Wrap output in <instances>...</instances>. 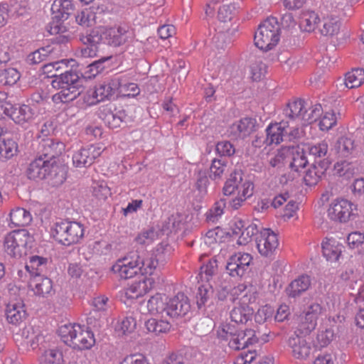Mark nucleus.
<instances>
[{"label":"nucleus","mask_w":364,"mask_h":364,"mask_svg":"<svg viewBox=\"0 0 364 364\" xmlns=\"http://www.w3.org/2000/svg\"><path fill=\"white\" fill-rule=\"evenodd\" d=\"M27 176L35 181L48 178L52 185L58 186L65 181L67 169L65 166L50 162L40 156L30 164Z\"/></svg>","instance_id":"nucleus-1"},{"label":"nucleus","mask_w":364,"mask_h":364,"mask_svg":"<svg viewBox=\"0 0 364 364\" xmlns=\"http://www.w3.org/2000/svg\"><path fill=\"white\" fill-rule=\"evenodd\" d=\"M254 193L253 183L244 178L240 171L232 172L226 181L223 187V193L225 196H236L230 201V205L233 209H238L244 202L250 198Z\"/></svg>","instance_id":"nucleus-2"},{"label":"nucleus","mask_w":364,"mask_h":364,"mask_svg":"<svg viewBox=\"0 0 364 364\" xmlns=\"http://www.w3.org/2000/svg\"><path fill=\"white\" fill-rule=\"evenodd\" d=\"M322 113L321 105L316 104L307 109L305 102L302 100L289 102L283 110L284 116L294 121V125L298 124L303 130L304 127L316 122Z\"/></svg>","instance_id":"nucleus-3"},{"label":"nucleus","mask_w":364,"mask_h":364,"mask_svg":"<svg viewBox=\"0 0 364 364\" xmlns=\"http://www.w3.org/2000/svg\"><path fill=\"white\" fill-rule=\"evenodd\" d=\"M58 333L63 342L73 349H89L95 343L93 333L80 324L62 325L58 329Z\"/></svg>","instance_id":"nucleus-4"},{"label":"nucleus","mask_w":364,"mask_h":364,"mask_svg":"<svg viewBox=\"0 0 364 364\" xmlns=\"http://www.w3.org/2000/svg\"><path fill=\"white\" fill-rule=\"evenodd\" d=\"M266 133L265 143L267 145H277L283 141L299 139L304 135V131L299 127L298 124L294 125V121L286 117L278 123L269 124L266 128Z\"/></svg>","instance_id":"nucleus-5"},{"label":"nucleus","mask_w":364,"mask_h":364,"mask_svg":"<svg viewBox=\"0 0 364 364\" xmlns=\"http://www.w3.org/2000/svg\"><path fill=\"white\" fill-rule=\"evenodd\" d=\"M54 77L51 85L53 88L60 90L53 96L55 101L60 100L63 103L75 100L80 94V77L76 72L65 71L60 75L53 74Z\"/></svg>","instance_id":"nucleus-6"},{"label":"nucleus","mask_w":364,"mask_h":364,"mask_svg":"<svg viewBox=\"0 0 364 364\" xmlns=\"http://www.w3.org/2000/svg\"><path fill=\"white\" fill-rule=\"evenodd\" d=\"M50 235L58 243L70 246L80 242L85 235V227L75 221L56 222L50 228Z\"/></svg>","instance_id":"nucleus-7"},{"label":"nucleus","mask_w":364,"mask_h":364,"mask_svg":"<svg viewBox=\"0 0 364 364\" xmlns=\"http://www.w3.org/2000/svg\"><path fill=\"white\" fill-rule=\"evenodd\" d=\"M33 242V236L27 230H14L8 233L4 237V251L12 257L21 258L27 254Z\"/></svg>","instance_id":"nucleus-8"},{"label":"nucleus","mask_w":364,"mask_h":364,"mask_svg":"<svg viewBox=\"0 0 364 364\" xmlns=\"http://www.w3.org/2000/svg\"><path fill=\"white\" fill-rule=\"evenodd\" d=\"M280 28L276 18L270 17L264 20L255 35V46L262 50H269L278 43L280 39Z\"/></svg>","instance_id":"nucleus-9"},{"label":"nucleus","mask_w":364,"mask_h":364,"mask_svg":"<svg viewBox=\"0 0 364 364\" xmlns=\"http://www.w3.org/2000/svg\"><path fill=\"white\" fill-rule=\"evenodd\" d=\"M321 306L316 302L311 303L298 318V324L294 334L308 336L317 326V320L322 313Z\"/></svg>","instance_id":"nucleus-10"},{"label":"nucleus","mask_w":364,"mask_h":364,"mask_svg":"<svg viewBox=\"0 0 364 364\" xmlns=\"http://www.w3.org/2000/svg\"><path fill=\"white\" fill-rule=\"evenodd\" d=\"M252 262L250 254L238 252L229 257L226 265L227 272L232 277L241 278L249 272Z\"/></svg>","instance_id":"nucleus-11"},{"label":"nucleus","mask_w":364,"mask_h":364,"mask_svg":"<svg viewBox=\"0 0 364 364\" xmlns=\"http://www.w3.org/2000/svg\"><path fill=\"white\" fill-rule=\"evenodd\" d=\"M139 254L130 252L118 259L112 267V272L122 279L134 277L138 272Z\"/></svg>","instance_id":"nucleus-12"},{"label":"nucleus","mask_w":364,"mask_h":364,"mask_svg":"<svg viewBox=\"0 0 364 364\" xmlns=\"http://www.w3.org/2000/svg\"><path fill=\"white\" fill-rule=\"evenodd\" d=\"M354 210H356V206L353 203L346 199H338L331 203L328 216L332 220L346 223L353 215Z\"/></svg>","instance_id":"nucleus-13"},{"label":"nucleus","mask_w":364,"mask_h":364,"mask_svg":"<svg viewBox=\"0 0 364 364\" xmlns=\"http://www.w3.org/2000/svg\"><path fill=\"white\" fill-rule=\"evenodd\" d=\"M154 284L155 280L152 277L142 276L124 289L122 298L127 300L136 299L152 289Z\"/></svg>","instance_id":"nucleus-14"},{"label":"nucleus","mask_w":364,"mask_h":364,"mask_svg":"<svg viewBox=\"0 0 364 364\" xmlns=\"http://www.w3.org/2000/svg\"><path fill=\"white\" fill-rule=\"evenodd\" d=\"M132 33L126 26H119L105 28L100 36L101 41L105 43L118 47L125 43L132 38Z\"/></svg>","instance_id":"nucleus-15"},{"label":"nucleus","mask_w":364,"mask_h":364,"mask_svg":"<svg viewBox=\"0 0 364 364\" xmlns=\"http://www.w3.org/2000/svg\"><path fill=\"white\" fill-rule=\"evenodd\" d=\"M104 149L100 144L90 145L75 151L73 156V165L77 168L87 167L102 153Z\"/></svg>","instance_id":"nucleus-16"},{"label":"nucleus","mask_w":364,"mask_h":364,"mask_svg":"<svg viewBox=\"0 0 364 364\" xmlns=\"http://www.w3.org/2000/svg\"><path fill=\"white\" fill-rule=\"evenodd\" d=\"M4 114L9 117L15 123L23 125L34 119L36 112L29 105H13L11 103L4 107Z\"/></svg>","instance_id":"nucleus-17"},{"label":"nucleus","mask_w":364,"mask_h":364,"mask_svg":"<svg viewBox=\"0 0 364 364\" xmlns=\"http://www.w3.org/2000/svg\"><path fill=\"white\" fill-rule=\"evenodd\" d=\"M288 346L291 349L292 356L298 360L307 359L311 353L310 339L299 334H294L289 337Z\"/></svg>","instance_id":"nucleus-18"},{"label":"nucleus","mask_w":364,"mask_h":364,"mask_svg":"<svg viewBox=\"0 0 364 364\" xmlns=\"http://www.w3.org/2000/svg\"><path fill=\"white\" fill-rule=\"evenodd\" d=\"M256 242L258 252L265 257L273 255L279 245L277 235L270 229H263L257 236Z\"/></svg>","instance_id":"nucleus-19"},{"label":"nucleus","mask_w":364,"mask_h":364,"mask_svg":"<svg viewBox=\"0 0 364 364\" xmlns=\"http://www.w3.org/2000/svg\"><path fill=\"white\" fill-rule=\"evenodd\" d=\"M188 299L183 293L177 294L174 297L168 299L166 316L171 318L184 316L190 311Z\"/></svg>","instance_id":"nucleus-20"},{"label":"nucleus","mask_w":364,"mask_h":364,"mask_svg":"<svg viewBox=\"0 0 364 364\" xmlns=\"http://www.w3.org/2000/svg\"><path fill=\"white\" fill-rule=\"evenodd\" d=\"M255 124L256 120L254 118H242L229 127L228 134L234 139H244L254 132Z\"/></svg>","instance_id":"nucleus-21"},{"label":"nucleus","mask_w":364,"mask_h":364,"mask_svg":"<svg viewBox=\"0 0 364 364\" xmlns=\"http://www.w3.org/2000/svg\"><path fill=\"white\" fill-rule=\"evenodd\" d=\"M257 340L255 331L252 329L238 332L235 330L228 342L230 348L237 350L256 343Z\"/></svg>","instance_id":"nucleus-22"},{"label":"nucleus","mask_w":364,"mask_h":364,"mask_svg":"<svg viewBox=\"0 0 364 364\" xmlns=\"http://www.w3.org/2000/svg\"><path fill=\"white\" fill-rule=\"evenodd\" d=\"M39 149L43 159L55 163L54 159L63 153L65 144L58 140L47 138L41 141Z\"/></svg>","instance_id":"nucleus-23"},{"label":"nucleus","mask_w":364,"mask_h":364,"mask_svg":"<svg viewBox=\"0 0 364 364\" xmlns=\"http://www.w3.org/2000/svg\"><path fill=\"white\" fill-rule=\"evenodd\" d=\"M28 288L35 295L44 297L52 292L53 282L43 275H34L30 278Z\"/></svg>","instance_id":"nucleus-24"},{"label":"nucleus","mask_w":364,"mask_h":364,"mask_svg":"<svg viewBox=\"0 0 364 364\" xmlns=\"http://www.w3.org/2000/svg\"><path fill=\"white\" fill-rule=\"evenodd\" d=\"M25 306L21 300L10 301L6 309V320L9 323L17 325L26 318Z\"/></svg>","instance_id":"nucleus-25"},{"label":"nucleus","mask_w":364,"mask_h":364,"mask_svg":"<svg viewBox=\"0 0 364 364\" xmlns=\"http://www.w3.org/2000/svg\"><path fill=\"white\" fill-rule=\"evenodd\" d=\"M341 23L337 16L333 14L323 15L321 18L318 31L324 36H333L338 33Z\"/></svg>","instance_id":"nucleus-26"},{"label":"nucleus","mask_w":364,"mask_h":364,"mask_svg":"<svg viewBox=\"0 0 364 364\" xmlns=\"http://www.w3.org/2000/svg\"><path fill=\"white\" fill-rule=\"evenodd\" d=\"M343 246L336 240L333 238H326L322 242V252L326 260L331 262H335L339 259Z\"/></svg>","instance_id":"nucleus-27"},{"label":"nucleus","mask_w":364,"mask_h":364,"mask_svg":"<svg viewBox=\"0 0 364 364\" xmlns=\"http://www.w3.org/2000/svg\"><path fill=\"white\" fill-rule=\"evenodd\" d=\"M20 336L23 343L34 350L44 341V337L38 329L32 326H26L21 330Z\"/></svg>","instance_id":"nucleus-28"},{"label":"nucleus","mask_w":364,"mask_h":364,"mask_svg":"<svg viewBox=\"0 0 364 364\" xmlns=\"http://www.w3.org/2000/svg\"><path fill=\"white\" fill-rule=\"evenodd\" d=\"M53 18L63 21L68 18L73 11L71 0H55L51 6Z\"/></svg>","instance_id":"nucleus-29"},{"label":"nucleus","mask_w":364,"mask_h":364,"mask_svg":"<svg viewBox=\"0 0 364 364\" xmlns=\"http://www.w3.org/2000/svg\"><path fill=\"white\" fill-rule=\"evenodd\" d=\"M119 80L115 79V77L111 80L100 83L94 87L95 91L97 92V97L101 102L109 100L113 96L119 88Z\"/></svg>","instance_id":"nucleus-30"},{"label":"nucleus","mask_w":364,"mask_h":364,"mask_svg":"<svg viewBox=\"0 0 364 364\" xmlns=\"http://www.w3.org/2000/svg\"><path fill=\"white\" fill-rule=\"evenodd\" d=\"M235 228L232 229V233L236 236L238 235L237 243L239 245H245L251 242L252 237L256 233V229L253 226L249 225L243 228L244 225L241 220L235 221Z\"/></svg>","instance_id":"nucleus-31"},{"label":"nucleus","mask_w":364,"mask_h":364,"mask_svg":"<svg viewBox=\"0 0 364 364\" xmlns=\"http://www.w3.org/2000/svg\"><path fill=\"white\" fill-rule=\"evenodd\" d=\"M254 313V310L248 305L239 304L234 306L230 313L231 321L236 323H246L250 321Z\"/></svg>","instance_id":"nucleus-32"},{"label":"nucleus","mask_w":364,"mask_h":364,"mask_svg":"<svg viewBox=\"0 0 364 364\" xmlns=\"http://www.w3.org/2000/svg\"><path fill=\"white\" fill-rule=\"evenodd\" d=\"M32 221V215L27 210L16 207L9 213V222L13 227H21L29 225Z\"/></svg>","instance_id":"nucleus-33"},{"label":"nucleus","mask_w":364,"mask_h":364,"mask_svg":"<svg viewBox=\"0 0 364 364\" xmlns=\"http://www.w3.org/2000/svg\"><path fill=\"white\" fill-rule=\"evenodd\" d=\"M168 297L166 294L157 293L147 301V309L151 314H166Z\"/></svg>","instance_id":"nucleus-34"},{"label":"nucleus","mask_w":364,"mask_h":364,"mask_svg":"<svg viewBox=\"0 0 364 364\" xmlns=\"http://www.w3.org/2000/svg\"><path fill=\"white\" fill-rule=\"evenodd\" d=\"M119 80V88L117 90L122 96L134 97L140 93V89L136 83L129 82L127 75L115 76Z\"/></svg>","instance_id":"nucleus-35"},{"label":"nucleus","mask_w":364,"mask_h":364,"mask_svg":"<svg viewBox=\"0 0 364 364\" xmlns=\"http://www.w3.org/2000/svg\"><path fill=\"white\" fill-rule=\"evenodd\" d=\"M307 163L306 151L303 144L294 148L292 151V161L290 163L291 171L298 173L300 169L306 166Z\"/></svg>","instance_id":"nucleus-36"},{"label":"nucleus","mask_w":364,"mask_h":364,"mask_svg":"<svg viewBox=\"0 0 364 364\" xmlns=\"http://www.w3.org/2000/svg\"><path fill=\"white\" fill-rule=\"evenodd\" d=\"M81 40L84 44H87L86 47L82 49V55L85 58L94 57L96 55V45L101 41L99 32L97 31H92Z\"/></svg>","instance_id":"nucleus-37"},{"label":"nucleus","mask_w":364,"mask_h":364,"mask_svg":"<svg viewBox=\"0 0 364 364\" xmlns=\"http://www.w3.org/2000/svg\"><path fill=\"white\" fill-rule=\"evenodd\" d=\"M321 18L314 11H304L301 16L300 27L306 32H311L316 28H318Z\"/></svg>","instance_id":"nucleus-38"},{"label":"nucleus","mask_w":364,"mask_h":364,"mask_svg":"<svg viewBox=\"0 0 364 364\" xmlns=\"http://www.w3.org/2000/svg\"><path fill=\"white\" fill-rule=\"evenodd\" d=\"M171 327V323L164 319L151 318L145 322V328L147 331L155 336L168 333Z\"/></svg>","instance_id":"nucleus-39"},{"label":"nucleus","mask_w":364,"mask_h":364,"mask_svg":"<svg viewBox=\"0 0 364 364\" xmlns=\"http://www.w3.org/2000/svg\"><path fill=\"white\" fill-rule=\"evenodd\" d=\"M41 364H67L62 350L58 348H48L40 357Z\"/></svg>","instance_id":"nucleus-40"},{"label":"nucleus","mask_w":364,"mask_h":364,"mask_svg":"<svg viewBox=\"0 0 364 364\" xmlns=\"http://www.w3.org/2000/svg\"><path fill=\"white\" fill-rule=\"evenodd\" d=\"M310 285V277L307 275H302L291 282L287 288V291L289 296L296 297L306 291L309 288Z\"/></svg>","instance_id":"nucleus-41"},{"label":"nucleus","mask_w":364,"mask_h":364,"mask_svg":"<svg viewBox=\"0 0 364 364\" xmlns=\"http://www.w3.org/2000/svg\"><path fill=\"white\" fill-rule=\"evenodd\" d=\"M363 83L364 69L356 68L346 74L343 84H341L340 86L344 85L348 89H353L360 87Z\"/></svg>","instance_id":"nucleus-42"},{"label":"nucleus","mask_w":364,"mask_h":364,"mask_svg":"<svg viewBox=\"0 0 364 364\" xmlns=\"http://www.w3.org/2000/svg\"><path fill=\"white\" fill-rule=\"evenodd\" d=\"M173 252V249L170 245L161 242L156 247L151 255L159 266L164 267L170 260Z\"/></svg>","instance_id":"nucleus-43"},{"label":"nucleus","mask_w":364,"mask_h":364,"mask_svg":"<svg viewBox=\"0 0 364 364\" xmlns=\"http://www.w3.org/2000/svg\"><path fill=\"white\" fill-rule=\"evenodd\" d=\"M47 264L46 258L36 255L30 257L29 262L25 267L32 277L34 275H42L47 268Z\"/></svg>","instance_id":"nucleus-44"},{"label":"nucleus","mask_w":364,"mask_h":364,"mask_svg":"<svg viewBox=\"0 0 364 364\" xmlns=\"http://www.w3.org/2000/svg\"><path fill=\"white\" fill-rule=\"evenodd\" d=\"M18 146L11 139H6L2 136V130L0 129V158L9 159L13 157L17 152Z\"/></svg>","instance_id":"nucleus-45"},{"label":"nucleus","mask_w":364,"mask_h":364,"mask_svg":"<svg viewBox=\"0 0 364 364\" xmlns=\"http://www.w3.org/2000/svg\"><path fill=\"white\" fill-rule=\"evenodd\" d=\"M245 291V294L240 298V303L243 305L254 304L258 298V293L255 287L251 286L247 287L245 284H239L234 289V294H238Z\"/></svg>","instance_id":"nucleus-46"},{"label":"nucleus","mask_w":364,"mask_h":364,"mask_svg":"<svg viewBox=\"0 0 364 364\" xmlns=\"http://www.w3.org/2000/svg\"><path fill=\"white\" fill-rule=\"evenodd\" d=\"M325 173V169L320 164H314L305 173L304 181L306 186H311L318 183Z\"/></svg>","instance_id":"nucleus-47"},{"label":"nucleus","mask_w":364,"mask_h":364,"mask_svg":"<svg viewBox=\"0 0 364 364\" xmlns=\"http://www.w3.org/2000/svg\"><path fill=\"white\" fill-rule=\"evenodd\" d=\"M136 327V318L133 316L129 315L117 322L115 326V331L119 335H128L133 333Z\"/></svg>","instance_id":"nucleus-48"},{"label":"nucleus","mask_w":364,"mask_h":364,"mask_svg":"<svg viewBox=\"0 0 364 364\" xmlns=\"http://www.w3.org/2000/svg\"><path fill=\"white\" fill-rule=\"evenodd\" d=\"M354 148L353 141L347 137L340 138L335 146L337 154L341 158L351 156L354 151Z\"/></svg>","instance_id":"nucleus-49"},{"label":"nucleus","mask_w":364,"mask_h":364,"mask_svg":"<svg viewBox=\"0 0 364 364\" xmlns=\"http://www.w3.org/2000/svg\"><path fill=\"white\" fill-rule=\"evenodd\" d=\"M222 5L218 9V17L221 21L225 22L232 19L236 11L234 0H221Z\"/></svg>","instance_id":"nucleus-50"},{"label":"nucleus","mask_w":364,"mask_h":364,"mask_svg":"<svg viewBox=\"0 0 364 364\" xmlns=\"http://www.w3.org/2000/svg\"><path fill=\"white\" fill-rule=\"evenodd\" d=\"M139 267L142 274H148V277H151V274L157 267H161L152 255L146 257L141 258L139 255Z\"/></svg>","instance_id":"nucleus-51"},{"label":"nucleus","mask_w":364,"mask_h":364,"mask_svg":"<svg viewBox=\"0 0 364 364\" xmlns=\"http://www.w3.org/2000/svg\"><path fill=\"white\" fill-rule=\"evenodd\" d=\"M334 171L339 176L349 179L355 173V166L353 164L343 160L338 161L334 165Z\"/></svg>","instance_id":"nucleus-52"},{"label":"nucleus","mask_w":364,"mask_h":364,"mask_svg":"<svg viewBox=\"0 0 364 364\" xmlns=\"http://www.w3.org/2000/svg\"><path fill=\"white\" fill-rule=\"evenodd\" d=\"M19 72L14 68H8L0 70V85H13L20 79Z\"/></svg>","instance_id":"nucleus-53"},{"label":"nucleus","mask_w":364,"mask_h":364,"mask_svg":"<svg viewBox=\"0 0 364 364\" xmlns=\"http://www.w3.org/2000/svg\"><path fill=\"white\" fill-rule=\"evenodd\" d=\"M360 0H325L326 6L331 11L342 12L349 9Z\"/></svg>","instance_id":"nucleus-54"},{"label":"nucleus","mask_w":364,"mask_h":364,"mask_svg":"<svg viewBox=\"0 0 364 364\" xmlns=\"http://www.w3.org/2000/svg\"><path fill=\"white\" fill-rule=\"evenodd\" d=\"M213 293V288L208 284H203L198 287L196 299L197 306L199 309H201L205 305L207 301L212 297Z\"/></svg>","instance_id":"nucleus-55"},{"label":"nucleus","mask_w":364,"mask_h":364,"mask_svg":"<svg viewBox=\"0 0 364 364\" xmlns=\"http://www.w3.org/2000/svg\"><path fill=\"white\" fill-rule=\"evenodd\" d=\"M53 51L51 46L41 48L32 53L29 54L27 57V61L31 64H38L45 60L50 56Z\"/></svg>","instance_id":"nucleus-56"},{"label":"nucleus","mask_w":364,"mask_h":364,"mask_svg":"<svg viewBox=\"0 0 364 364\" xmlns=\"http://www.w3.org/2000/svg\"><path fill=\"white\" fill-rule=\"evenodd\" d=\"M227 169V161L223 159H213L210 167L209 176L213 180L221 178Z\"/></svg>","instance_id":"nucleus-57"},{"label":"nucleus","mask_w":364,"mask_h":364,"mask_svg":"<svg viewBox=\"0 0 364 364\" xmlns=\"http://www.w3.org/2000/svg\"><path fill=\"white\" fill-rule=\"evenodd\" d=\"M305 147L306 152H309V155L314 156L315 158H321L326 155L328 152V144L326 141H321L316 144H303Z\"/></svg>","instance_id":"nucleus-58"},{"label":"nucleus","mask_w":364,"mask_h":364,"mask_svg":"<svg viewBox=\"0 0 364 364\" xmlns=\"http://www.w3.org/2000/svg\"><path fill=\"white\" fill-rule=\"evenodd\" d=\"M95 18V14L90 8L82 9L75 16L77 23L82 26H92Z\"/></svg>","instance_id":"nucleus-59"},{"label":"nucleus","mask_w":364,"mask_h":364,"mask_svg":"<svg viewBox=\"0 0 364 364\" xmlns=\"http://www.w3.org/2000/svg\"><path fill=\"white\" fill-rule=\"evenodd\" d=\"M111 58L112 56L103 57L90 63L87 68L86 73L87 74V77H95L101 73L105 68V63Z\"/></svg>","instance_id":"nucleus-60"},{"label":"nucleus","mask_w":364,"mask_h":364,"mask_svg":"<svg viewBox=\"0 0 364 364\" xmlns=\"http://www.w3.org/2000/svg\"><path fill=\"white\" fill-rule=\"evenodd\" d=\"M336 121L337 117L333 110L326 112L319 122L320 129L327 131L336 124Z\"/></svg>","instance_id":"nucleus-61"},{"label":"nucleus","mask_w":364,"mask_h":364,"mask_svg":"<svg viewBox=\"0 0 364 364\" xmlns=\"http://www.w3.org/2000/svg\"><path fill=\"white\" fill-rule=\"evenodd\" d=\"M92 193L100 200H105L111 194L109 188L102 181L93 183Z\"/></svg>","instance_id":"nucleus-62"},{"label":"nucleus","mask_w":364,"mask_h":364,"mask_svg":"<svg viewBox=\"0 0 364 364\" xmlns=\"http://www.w3.org/2000/svg\"><path fill=\"white\" fill-rule=\"evenodd\" d=\"M158 237L157 232L153 230L149 229L141 232L135 237V241L140 245H149L153 242Z\"/></svg>","instance_id":"nucleus-63"},{"label":"nucleus","mask_w":364,"mask_h":364,"mask_svg":"<svg viewBox=\"0 0 364 364\" xmlns=\"http://www.w3.org/2000/svg\"><path fill=\"white\" fill-rule=\"evenodd\" d=\"M119 364H150L149 359L141 353H132L126 355Z\"/></svg>","instance_id":"nucleus-64"}]
</instances>
